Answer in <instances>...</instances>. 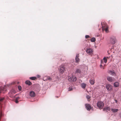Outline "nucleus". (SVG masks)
Wrapping results in <instances>:
<instances>
[{
	"label": "nucleus",
	"instance_id": "c756f323",
	"mask_svg": "<svg viewBox=\"0 0 121 121\" xmlns=\"http://www.w3.org/2000/svg\"><path fill=\"white\" fill-rule=\"evenodd\" d=\"M19 98V97H17L16 98V99L15 101V102L16 103H18V101L17 99Z\"/></svg>",
	"mask_w": 121,
	"mask_h": 121
},
{
	"label": "nucleus",
	"instance_id": "4468645a",
	"mask_svg": "<svg viewBox=\"0 0 121 121\" xmlns=\"http://www.w3.org/2000/svg\"><path fill=\"white\" fill-rule=\"evenodd\" d=\"M110 109V107H107L104 108L103 110L104 111L107 112L109 111Z\"/></svg>",
	"mask_w": 121,
	"mask_h": 121
},
{
	"label": "nucleus",
	"instance_id": "f257e3e1",
	"mask_svg": "<svg viewBox=\"0 0 121 121\" xmlns=\"http://www.w3.org/2000/svg\"><path fill=\"white\" fill-rule=\"evenodd\" d=\"M77 79V78L75 77H74L72 75L68 76V80L70 82L75 81Z\"/></svg>",
	"mask_w": 121,
	"mask_h": 121
},
{
	"label": "nucleus",
	"instance_id": "4be33fe9",
	"mask_svg": "<svg viewBox=\"0 0 121 121\" xmlns=\"http://www.w3.org/2000/svg\"><path fill=\"white\" fill-rule=\"evenodd\" d=\"M30 78L32 80H34L36 78L35 77H30Z\"/></svg>",
	"mask_w": 121,
	"mask_h": 121
},
{
	"label": "nucleus",
	"instance_id": "bb28decb",
	"mask_svg": "<svg viewBox=\"0 0 121 121\" xmlns=\"http://www.w3.org/2000/svg\"><path fill=\"white\" fill-rule=\"evenodd\" d=\"M47 79L48 80L50 81L51 80H52L51 78L49 76L48 77Z\"/></svg>",
	"mask_w": 121,
	"mask_h": 121
},
{
	"label": "nucleus",
	"instance_id": "f3484780",
	"mask_svg": "<svg viewBox=\"0 0 121 121\" xmlns=\"http://www.w3.org/2000/svg\"><path fill=\"white\" fill-rule=\"evenodd\" d=\"M81 86L82 88L85 89L86 86V84L84 83H82L81 84Z\"/></svg>",
	"mask_w": 121,
	"mask_h": 121
},
{
	"label": "nucleus",
	"instance_id": "f8f14e48",
	"mask_svg": "<svg viewBox=\"0 0 121 121\" xmlns=\"http://www.w3.org/2000/svg\"><path fill=\"white\" fill-rule=\"evenodd\" d=\"M90 82V84L91 85H93L95 83V79L94 78H92L89 80Z\"/></svg>",
	"mask_w": 121,
	"mask_h": 121
},
{
	"label": "nucleus",
	"instance_id": "7ed1b4c3",
	"mask_svg": "<svg viewBox=\"0 0 121 121\" xmlns=\"http://www.w3.org/2000/svg\"><path fill=\"white\" fill-rule=\"evenodd\" d=\"M59 70L60 73H63L65 71V66L63 65H61L60 67Z\"/></svg>",
	"mask_w": 121,
	"mask_h": 121
},
{
	"label": "nucleus",
	"instance_id": "393cba45",
	"mask_svg": "<svg viewBox=\"0 0 121 121\" xmlns=\"http://www.w3.org/2000/svg\"><path fill=\"white\" fill-rule=\"evenodd\" d=\"M91 41L92 42H94L95 41V39L94 38H92L91 39Z\"/></svg>",
	"mask_w": 121,
	"mask_h": 121
},
{
	"label": "nucleus",
	"instance_id": "5701e85b",
	"mask_svg": "<svg viewBox=\"0 0 121 121\" xmlns=\"http://www.w3.org/2000/svg\"><path fill=\"white\" fill-rule=\"evenodd\" d=\"M103 60H104V62L105 63H106L107 61V58L105 57H104L103 58Z\"/></svg>",
	"mask_w": 121,
	"mask_h": 121
},
{
	"label": "nucleus",
	"instance_id": "39448f33",
	"mask_svg": "<svg viewBox=\"0 0 121 121\" xmlns=\"http://www.w3.org/2000/svg\"><path fill=\"white\" fill-rule=\"evenodd\" d=\"M86 51L88 55H91L93 53V51L91 48H86Z\"/></svg>",
	"mask_w": 121,
	"mask_h": 121
},
{
	"label": "nucleus",
	"instance_id": "6ab92c4d",
	"mask_svg": "<svg viewBox=\"0 0 121 121\" xmlns=\"http://www.w3.org/2000/svg\"><path fill=\"white\" fill-rule=\"evenodd\" d=\"M114 85L115 87H118L119 86V83L118 82H116L114 83Z\"/></svg>",
	"mask_w": 121,
	"mask_h": 121
},
{
	"label": "nucleus",
	"instance_id": "423d86ee",
	"mask_svg": "<svg viewBox=\"0 0 121 121\" xmlns=\"http://www.w3.org/2000/svg\"><path fill=\"white\" fill-rule=\"evenodd\" d=\"M3 85V84H1V85H0V94L2 91H6V88L7 87V86L6 85H4V87L2 86Z\"/></svg>",
	"mask_w": 121,
	"mask_h": 121
},
{
	"label": "nucleus",
	"instance_id": "2f4dec72",
	"mask_svg": "<svg viewBox=\"0 0 121 121\" xmlns=\"http://www.w3.org/2000/svg\"><path fill=\"white\" fill-rule=\"evenodd\" d=\"M86 38H87L89 37V35H86L85 36Z\"/></svg>",
	"mask_w": 121,
	"mask_h": 121
},
{
	"label": "nucleus",
	"instance_id": "ddd939ff",
	"mask_svg": "<svg viewBox=\"0 0 121 121\" xmlns=\"http://www.w3.org/2000/svg\"><path fill=\"white\" fill-rule=\"evenodd\" d=\"M102 29L103 30H105L106 32H108V27L107 26L105 27L104 26H103L102 27Z\"/></svg>",
	"mask_w": 121,
	"mask_h": 121
},
{
	"label": "nucleus",
	"instance_id": "a878e982",
	"mask_svg": "<svg viewBox=\"0 0 121 121\" xmlns=\"http://www.w3.org/2000/svg\"><path fill=\"white\" fill-rule=\"evenodd\" d=\"M73 88L72 87H69L68 88V91H70L72 90Z\"/></svg>",
	"mask_w": 121,
	"mask_h": 121
},
{
	"label": "nucleus",
	"instance_id": "c9c22d12",
	"mask_svg": "<svg viewBox=\"0 0 121 121\" xmlns=\"http://www.w3.org/2000/svg\"><path fill=\"white\" fill-rule=\"evenodd\" d=\"M102 62V60H101V63Z\"/></svg>",
	"mask_w": 121,
	"mask_h": 121
},
{
	"label": "nucleus",
	"instance_id": "9d476101",
	"mask_svg": "<svg viewBox=\"0 0 121 121\" xmlns=\"http://www.w3.org/2000/svg\"><path fill=\"white\" fill-rule=\"evenodd\" d=\"M107 79L110 82H112L114 80V79L113 78L109 76L107 77Z\"/></svg>",
	"mask_w": 121,
	"mask_h": 121
},
{
	"label": "nucleus",
	"instance_id": "473e14b6",
	"mask_svg": "<svg viewBox=\"0 0 121 121\" xmlns=\"http://www.w3.org/2000/svg\"><path fill=\"white\" fill-rule=\"evenodd\" d=\"M119 116L121 117V112L119 114Z\"/></svg>",
	"mask_w": 121,
	"mask_h": 121
},
{
	"label": "nucleus",
	"instance_id": "c85d7f7f",
	"mask_svg": "<svg viewBox=\"0 0 121 121\" xmlns=\"http://www.w3.org/2000/svg\"><path fill=\"white\" fill-rule=\"evenodd\" d=\"M86 98L87 99H88L90 98V97L89 95H87L86 96Z\"/></svg>",
	"mask_w": 121,
	"mask_h": 121
},
{
	"label": "nucleus",
	"instance_id": "6e6552de",
	"mask_svg": "<svg viewBox=\"0 0 121 121\" xmlns=\"http://www.w3.org/2000/svg\"><path fill=\"white\" fill-rule=\"evenodd\" d=\"M16 92L15 91L14 89H12L9 92V94H11V95H10V97L12 98H15V95L13 96V95Z\"/></svg>",
	"mask_w": 121,
	"mask_h": 121
},
{
	"label": "nucleus",
	"instance_id": "a211bd4d",
	"mask_svg": "<svg viewBox=\"0 0 121 121\" xmlns=\"http://www.w3.org/2000/svg\"><path fill=\"white\" fill-rule=\"evenodd\" d=\"M108 73L109 74L112 76H115L116 74L115 73L111 71L110 70L108 72Z\"/></svg>",
	"mask_w": 121,
	"mask_h": 121
},
{
	"label": "nucleus",
	"instance_id": "f704fd0d",
	"mask_svg": "<svg viewBox=\"0 0 121 121\" xmlns=\"http://www.w3.org/2000/svg\"><path fill=\"white\" fill-rule=\"evenodd\" d=\"M115 101H116V103H117V100H115Z\"/></svg>",
	"mask_w": 121,
	"mask_h": 121
},
{
	"label": "nucleus",
	"instance_id": "dca6fc26",
	"mask_svg": "<svg viewBox=\"0 0 121 121\" xmlns=\"http://www.w3.org/2000/svg\"><path fill=\"white\" fill-rule=\"evenodd\" d=\"M35 94L34 92L33 91H31L30 93V95L32 97H34L35 95Z\"/></svg>",
	"mask_w": 121,
	"mask_h": 121
},
{
	"label": "nucleus",
	"instance_id": "cd10ccee",
	"mask_svg": "<svg viewBox=\"0 0 121 121\" xmlns=\"http://www.w3.org/2000/svg\"><path fill=\"white\" fill-rule=\"evenodd\" d=\"M18 89L20 91L21 90L22 87H21V86H18Z\"/></svg>",
	"mask_w": 121,
	"mask_h": 121
},
{
	"label": "nucleus",
	"instance_id": "2eb2a0df",
	"mask_svg": "<svg viewBox=\"0 0 121 121\" xmlns=\"http://www.w3.org/2000/svg\"><path fill=\"white\" fill-rule=\"evenodd\" d=\"M79 56V54H77L75 58L76 62L77 63L79 61V60L78 58Z\"/></svg>",
	"mask_w": 121,
	"mask_h": 121
},
{
	"label": "nucleus",
	"instance_id": "412c9836",
	"mask_svg": "<svg viewBox=\"0 0 121 121\" xmlns=\"http://www.w3.org/2000/svg\"><path fill=\"white\" fill-rule=\"evenodd\" d=\"M112 112H117L118 110V109H116L114 108H112L111 109Z\"/></svg>",
	"mask_w": 121,
	"mask_h": 121
},
{
	"label": "nucleus",
	"instance_id": "f03ea898",
	"mask_svg": "<svg viewBox=\"0 0 121 121\" xmlns=\"http://www.w3.org/2000/svg\"><path fill=\"white\" fill-rule=\"evenodd\" d=\"M97 107L99 109H102L104 106V103L101 101H99L97 103Z\"/></svg>",
	"mask_w": 121,
	"mask_h": 121
},
{
	"label": "nucleus",
	"instance_id": "b1692460",
	"mask_svg": "<svg viewBox=\"0 0 121 121\" xmlns=\"http://www.w3.org/2000/svg\"><path fill=\"white\" fill-rule=\"evenodd\" d=\"M4 99V98H1L0 99V105L1 104V103L2 102Z\"/></svg>",
	"mask_w": 121,
	"mask_h": 121
},
{
	"label": "nucleus",
	"instance_id": "20e7f679",
	"mask_svg": "<svg viewBox=\"0 0 121 121\" xmlns=\"http://www.w3.org/2000/svg\"><path fill=\"white\" fill-rule=\"evenodd\" d=\"M110 43L112 44H115L117 41L115 37L112 36L110 39Z\"/></svg>",
	"mask_w": 121,
	"mask_h": 121
},
{
	"label": "nucleus",
	"instance_id": "9b49d317",
	"mask_svg": "<svg viewBox=\"0 0 121 121\" xmlns=\"http://www.w3.org/2000/svg\"><path fill=\"white\" fill-rule=\"evenodd\" d=\"M81 72V70L80 69L78 68H77L76 69L75 71V73L78 74L80 73Z\"/></svg>",
	"mask_w": 121,
	"mask_h": 121
},
{
	"label": "nucleus",
	"instance_id": "1a4fd4ad",
	"mask_svg": "<svg viewBox=\"0 0 121 121\" xmlns=\"http://www.w3.org/2000/svg\"><path fill=\"white\" fill-rule=\"evenodd\" d=\"M86 108V109L89 111L91 108V107L90 105L88 104H85Z\"/></svg>",
	"mask_w": 121,
	"mask_h": 121
},
{
	"label": "nucleus",
	"instance_id": "72a5a7b5",
	"mask_svg": "<svg viewBox=\"0 0 121 121\" xmlns=\"http://www.w3.org/2000/svg\"><path fill=\"white\" fill-rule=\"evenodd\" d=\"M1 116V115L0 113V118Z\"/></svg>",
	"mask_w": 121,
	"mask_h": 121
},
{
	"label": "nucleus",
	"instance_id": "0eeeda50",
	"mask_svg": "<svg viewBox=\"0 0 121 121\" xmlns=\"http://www.w3.org/2000/svg\"><path fill=\"white\" fill-rule=\"evenodd\" d=\"M106 87L108 91H111L112 90V86L110 84H106Z\"/></svg>",
	"mask_w": 121,
	"mask_h": 121
},
{
	"label": "nucleus",
	"instance_id": "aec40b11",
	"mask_svg": "<svg viewBox=\"0 0 121 121\" xmlns=\"http://www.w3.org/2000/svg\"><path fill=\"white\" fill-rule=\"evenodd\" d=\"M25 83L29 85H30L32 84L31 83L30 81L28 80L26 81L25 82Z\"/></svg>",
	"mask_w": 121,
	"mask_h": 121
},
{
	"label": "nucleus",
	"instance_id": "7c9ffc66",
	"mask_svg": "<svg viewBox=\"0 0 121 121\" xmlns=\"http://www.w3.org/2000/svg\"><path fill=\"white\" fill-rule=\"evenodd\" d=\"M100 68H103V69H104V67H103L102 65H100Z\"/></svg>",
	"mask_w": 121,
	"mask_h": 121
}]
</instances>
